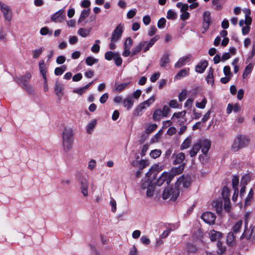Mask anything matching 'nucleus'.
<instances>
[{"label": "nucleus", "mask_w": 255, "mask_h": 255, "mask_svg": "<svg viewBox=\"0 0 255 255\" xmlns=\"http://www.w3.org/2000/svg\"><path fill=\"white\" fill-rule=\"evenodd\" d=\"M250 181V177L249 175H245L241 179V183L243 185H246Z\"/></svg>", "instance_id": "13d9d810"}, {"label": "nucleus", "mask_w": 255, "mask_h": 255, "mask_svg": "<svg viewBox=\"0 0 255 255\" xmlns=\"http://www.w3.org/2000/svg\"><path fill=\"white\" fill-rule=\"evenodd\" d=\"M209 237L212 241H218L222 238V234L220 232L211 230L209 233Z\"/></svg>", "instance_id": "a211bd4d"}, {"label": "nucleus", "mask_w": 255, "mask_h": 255, "mask_svg": "<svg viewBox=\"0 0 255 255\" xmlns=\"http://www.w3.org/2000/svg\"><path fill=\"white\" fill-rule=\"evenodd\" d=\"M130 83V81L121 84L115 83L113 91L115 93H121L126 89Z\"/></svg>", "instance_id": "4468645a"}, {"label": "nucleus", "mask_w": 255, "mask_h": 255, "mask_svg": "<svg viewBox=\"0 0 255 255\" xmlns=\"http://www.w3.org/2000/svg\"><path fill=\"white\" fill-rule=\"evenodd\" d=\"M192 137L191 135L188 136L183 142L180 146V149L183 150L188 148L191 143Z\"/></svg>", "instance_id": "bb28decb"}, {"label": "nucleus", "mask_w": 255, "mask_h": 255, "mask_svg": "<svg viewBox=\"0 0 255 255\" xmlns=\"http://www.w3.org/2000/svg\"><path fill=\"white\" fill-rule=\"evenodd\" d=\"M20 86L23 88L28 94L30 95H33L35 93V90L32 86L29 84V83L24 84L23 85H20Z\"/></svg>", "instance_id": "5701e85b"}, {"label": "nucleus", "mask_w": 255, "mask_h": 255, "mask_svg": "<svg viewBox=\"0 0 255 255\" xmlns=\"http://www.w3.org/2000/svg\"><path fill=\"white\" fill-rule=\"evenodd\" d=\"M124 25L119 24L112 32L111 40L118 42L121 38L123 32Z\"/></svg>", "instance_id": "6e6552de"}, {"label": "nucleus", "mask_w": 255, "mask_h": 255, "mask_svg": "<svg viewBox=\"0 0 255 255\" xmlns=\"http://www.w3.org/2000/svg\"><path fill=\"white\" fill-rule=\"evenodd\" d=\"M166 17L168 19L174 20L176 18L177 14L175 11L169 9L167 11Z\"/></svg>", "instance_id": "a18cd8bd"}, {"label": "nucleus", "mask_w": 255, "mask_h": 255, "mask_svg": "<svg viewBox=\"0 0 255 255\" xmlns=\"http://www.w3.org/2000/svg\"><path fill=\"white\" fill-rule=\"evenodd\" d=\"M243 224V222L242 220H239L237 222H236L232 228L233 231L232 232L234 233V234H237L240 231V230L242 228Z\"/></svg>", "instance_id": "c756f323"}, {"label": "nucleus", "mask_w": 255, "mask_h": 255, "mask_svg": "<svg viewBox=\"0 0 255 255\" xmlns=\"http://www.w3.org/2000/svg\"><path fill=\"white\" fill-rule=\"evenodd\" d=\"M216 216L210 212H207L202 214V219L206 223L213 225L214 224L216 220Z\"/></svg>", "instance_id": "9d476101"}, {"label": "nucleus", "mask_w": 255, "mask_h": 255, "mask_svg": "<svg viewBox=\"0 0 255 255\" xmlns=\"http://www.w3.org/2000/svg\"><path fill=\"white\" fill-rule=\"evenodd\" d=\"M40 33L41 35H51L52 34V31L49 30L47 27H43L40 30Z\"/></svg>", "instance_id": "de8ad7c7"}, {"label": "nucleus", "mask_w": 255, "mask_h": 255, "mask_svg": "<svg viewBox=\"0 0 255 255\" xmlns=\"http://www.w3.org/2000/svg\"><path fill=\"white\" fill-rule=\"evenodd\" d=\"M115 55V53L113 52L109 51L105 53V58L107 60H111L113 58H114Z\"/></svg>", "instance_id": "5fc2aeb1"}, {"label": "nucleus", "mask_w": 255, "mask_h": 255, "mask_svg": "<svg viewBox=\"0 0 255 255\" xmlns=\"http://www.w3.org/2000/svg\"><path fill=\"white\" fill-rule=\"evenodd\" d=\"M161 151L160 149H154L151 151L150 156L151 158L155 159L160 156Z\"/></svg>", "instance_id": "c03bdc74"}, {"label": "nucleus", "mask_w": 255, "mask_h": 255, "mask_svg": "<svg viewBox=\"0 0 255 255\" xmlns=\"http://www.w3.org/2000/svg\"><path fill=\"white\" fill-rule=\"evenodd\" d=\"M78 181L80 184V189L84 197L88 195L89 181L87 178L82 173H80L78 176Z\"/></svg>", "instance_id": "39448f33"}, {"label": "nucleus", "mask_w": 255, "mask_h": 255, "mask_svg": "<svg viewBox=\"0 0 255 255\" xmlns=\"http://www.w3.org/2000/svg\"><path fill=\"white\" fill-rule=\"evenodd\" d=\"M224 200V209L227 212H229L231 210V205H230V199H225Z\"/></svg>", "instance_id": "680f3d73"}, {"label": "nucleus", "mask_w": 255, "mask_h": 255, "mask_svg": "<svg viewBox=\"0 0 255 255\" xmlns=\"http://www.w3.org/2000/svg\"><path fill=\"white\" fill-rule=\"evenodd\" d=\"M96 124L97 121L96 120H93L91 121L86 127L87 132L89 134H91L94 128H95Z\"/></svg>", "instance_id": "cd10ccee"}, {"label": "nucleus", "mask_w": 255, "mask_h": 255, "mask_svg": "<svg viewBox=\"0 0 255 255\" xmlns=\"http://www.w3.org/2000/svg\"><path fill=\"white\" fill-rule=\"evenodd\" d=\"M132 44V39L129 37H127L124 43V51L122 53L123 56L127 57L130 55L131 53L130 49Z\"/></svg>", "instance_id": "1a4fd4ad"}, {"label": "nucleus", "mask_w": 255, "mask_h": 255, "mask_svg": "<svg viewBox=\"0 0 255 255\" xmlns=\"http://www.w3.org/2000/svg\"><path fill=\"white\" fill-rule=\"evenodd\" d=\"M114 59L117 66H119L122 65L123 60L118 53H115Z\"/></svg>", "instance_id": "864d4df0"}, {"label": "nucleus", "mask_w": 255, "mask_h": 255, "mask_svg": "<svg viewBox=\"0 0 255 255\" xmlns=\"http://www.w3.org/2000/svg\"><path fill=\"white\" fill-rule=\"evenodd\" d=\"M253 66V64L252 63H250L247 66L243 74V77L244 78H246L248 75L251 73Z\"/></svg>", "instance_id": "f704fd0d"}, {"label": "nucleus", "mask_w": 255, "mask_h": 255, "mask_svg": "<svg viewBox=\"0 0 255 255\" xmlns=\"http://www.w3.org/2000/svg\"><path fill=\"white\" fill-rule=\"evenodd\" d=\"M185 114H186V112L185 111H182V112H179V113H175L173 114V115L172 117V119H173L175 118H177V119L182 118L185 116Z\"/></svg>", "instance_id": "69168bd1"}, {"label": "nucleus", "mask_w": 255, "mask_h": 255, "mask_svg": "<svg viewBox=\"0 0 255 255\" xmlns=\"http://www.w3.org/2000/svg\"><path fill=\"white\" fill-rule=\"evenodd\" d=\"M179 194V190L175 187L174 188L167 187L163 191L162 198L164 200L169 199L171 200L175 201Z\"/></svg>", "instance_id": "20e7f679"}, {"label": "nucleus", "mask_w": 255, "mask_h": 255, "mask_svg": "<svg viewBox=\"0 0 255 255\" xmlns=\"http://www.w3.org/2000/svg\"><path fill=\"white\" fill-rule=\"evenodd\" d=\"M217 247L218 248V254L222 255L226 250L225 247L222 245V243L219 241L217 243Z\"/></svg>", "instance_id": "052dcab7"}, {"label": "nucleus", "mask_w": 255, "mask_h": 255, "mask_svg": "<svg viewBox=\"0 0 255 255\" xmlns=\"http://www.w3.org/2000/svg\"><path fill=\"white\" fill-rule=\"evenodd\" d=\"M172 157L174 158L173 163L174 164H181L185 159V155L182 152H180L177 154H173Z\"/></svg>", "instance_id": "f3484780"}, {"label": "nucleus", "mask_w": 255, "mask_h": 255, "mask_svg": "<svg viewBox=\"0 0 255 255\" xmlns=\"http://www.w3.org/2000/svg\"><path fill=\"white\" fill-rule=\"evenodd\" d=\"M43 51V49L42 48H40L37 49H35L33 50L32 52V56L33 58H37L39 57V56L41 54Z\"/></svg>", "instance_id": "6e6d98bb"}, {"label": "nucleus", "mask_w": 255, "mask_h": 255, "mask_svg": "<svg viewBox=\"0 0 255 255\" xmlns=\"http://www.w3.org/2000/svg\"><path fill=\"white\" fill-rule=\"evenodd\" d=\"M198 141L201 145V151L203 154H206L211 146L210 141L207 139H202Z\"/></svg>", "instance_id": "f8f14e48"}, {"label": "nucleus", "mask_w": 255, "mask_h": 255, "mask_svg": "<svg viewBox=\"0 0 255 255\" xmlns=\"http://www.w3.org/2000/svg\"><path fill=\"white\" fill-rule=\"evenodd\" d=\"M90 31H91L90 29H85L83 28H80L78 30V33L79 35H80L82 37H86L88 36V35H89Z\"/></svg>", "instance_id": "c9c22d12"}, {"label": "nucleus", "mask_w": 255, "mask_h": 255, "mask_svg": "<svg viewBox=\"0 0 255 255\" xmlns=\"http://www.w3.org/2000/svg\"><path fill=\"white\" fill-rule=\"evenodd\" d=\"M148 165V162L146 160L142 159L139 161V168L140 170L146 167Z\"/></svg>", "instance_id": "0e129e2a"}, {"label": "nucleus", "mask_w": 255, "mask_h": 255, "mask_svg": "<svg viewBox=\"0 0 255 255\" xmlns=\"http://www.w3.org/2000/svg\"><path fill=\"white\" fill-rule=\"evenodd\" d=\"M162 113L163 117H168L169 113L170 112V110L167 106H164L163 107L162 110H161Z\"/></svg>", "instance_id": "338daca9"}, {"label": "nucleus", "mask_w": 255, "mask_h": 255, "mask_svg": "<svg viewBox=\"0 0 255 255\" xmlns=\"http://www.w3.org/2000/svg\"><path fill=\"white\" fill-rule=\"evenodd\" d=\"M154 187L153 185L148 186L146 191V196L148 197H151L153 195Z\"/></svg>", "instance_id": "8fccbe9b"}, {"label": "nucleus", "mask_w": 255, "mask_h": 255, "mask_svg": "<svg viewBox=\"0 0 255 255\" xmlns=\"http://www.w3.org/2000/svg\"><path fill=\"white\" fill-rule=\"evenodd\" d=\"M160 38V36L158 35L152 38L149 41H141L140 43H143L142 50L144 52H147L150 47H151L155 42Z\"/></svg>", "instance_id": "9b49d317"}, {"label": "nucleus", "mask_w": 255, "mask_h": 255, "mask_svg": "<svg viewBox=\"0 0 255 255\" xmlns=\"http://www.w3.org/2000/svg\"><path fill=\"white\" fill-rule=\"evenodd\" d=\"M184 167V166L182 164L179 166L178 168L173 169L171 172H163L158 178L156 184L160 186L165 182L166 184L168 185L172 180L174 175L180 174L183 171Z\"/></svg>", "instance_id": "f03ea898"}, {"label": "nucleus", "mask_w": 255, "mask_h": 255, "mask_svg": "<svg viewBox=\"0 0 255 255\" xmlns=\"http://www.w3.org/2000/svg\"><path fill=\"white\" fill-rule=\"evenodd\" d=\"M254 192L252 189H251L245 201L246 205H248L250 204L251 201L253 197Z\"/></svg>", "instance_id": "3c124183"}, {"label": "nucleus", "mask_w": 255, "mask_h": 255, "mask_svg": "<svg viewBox=\"0 0 255 255\" xmlns=\"http://www.w3.org/2000/svg\"><path fill=\"white\" fill-rule=\"evenodd\" d=\"M157 125L154 124L149 126L147 129H146V132L147 134L151 133L153 131H154L157 128Z\"/></svg>", "instance_id": "774afa93"}, {"label": "nucleus", "mask_w": 255, "mask_h": 255, "mask_svg": "<svg viewBox=\"0 0 255 255\" xmlns=\"http://www.w3.org/2000/svg\"><path fill=\"white\" fill-rule=\"evenodd\" d=\"M86 63L89 66H92L98 62V59L94 57L89 56L85 60Z\"/></svg>", "instance_id": "58836bf2"}, {"label": "nucleus", "mask_w": 255, "mask_h": 255, "mask_svg": "<svg viewBox=\"0 0 255 255\" xmlns=\"http://www.w3.org/2000/svg\"><path fill=\"white\" fill-rule=\"evenodd\" d=\"M166 23V19L164 17H162L159 19L157 22V26L159 28H163L164 27Z\"/></svg>", "instance_id": "e2e57ef3"}, {"label": "nucleus", "mask_w": 255, "mask_h": 255, "mask_svg": "<svg viewBox=\"0 0 255 255\" xmlns=\"http://www.w3.org/2000/svg\"><path fill=\"white\" fill-rule=\"evenodd\" d=\"M162 116L161 110L157 109L153 113V120L154 121H159Z\"/></svg>", "instance_id": "2f4dec72"}, {"label": "nucleus", "mask_w": 255, "mask_h": 255, "mask_svg": "<svg viewBox=\"0 0 255 255\" xmlns=\"http://www.w3.org/2000/svg\"><path fill=\"white\" fill-rule=\"evenodd\" d=\"M239 177L237 176H234L232 179V186L234 190L238 188V185L239 184Z\"/></svg>", "instance_id": "4d7b16f0"}, {"label": "nucleus", "mask_w": 255, "mask_h": 255, "mask_svg": "<svg viewBox=\"0 0 255 255\" xmlns=\"http://www.w3.org/2000/svg\"><path fill=\"white\" fill-rule=\"evenodd\" d=\"M213 70L212 69H210L208 75L207 77L206 80L208 84L213 85L214 83L213 80Z\"/></svg>", "instance_id": "37998d69"}, {"label": "nucleus", "mask_w": 255, "mask_h": 255, "mask_svg": "<svg viewBox=\"0 0 255 255\" xmlns=\"http://www.w3.org/2000/svg\"><path fill=\"white\" fill-rule=\"evenodd\" d=\"M211 22V13L208 11H205L203 14V28L204 29L203 33L209 28Z\"/></svg>", "instance_id": "ddd939ff"}, {"label": "nucleus", "mask_w": 255, "mask_h": 255, "mask_svg": "<svg viewBox=\"0 0 255 255\" xmlns=\"http://www.w3.org/2000/svg\"><path fill=\"white\" fill-rule=\"evenodd\" d=\"M191 182L190 176L188 175L185 176H182L177 180L175 184V187L179 190L182 188L187 189L190 187Z\"/></svg>", "instance_id": "423d86ee"}, {"label": "nucleus", "mask_w": 255, "mask_h": 255, "mask_svg": "<svg viewBox=\"0 0 255 255\" xmlns=\"http://www.w3.org/2000/svg\"><path fill=\"white\" fill-rule=\"evenodd\" d=\"M133 103L134 100L133 98L131 96H128L124 100V105L128 110H129L132 107Z\"/></svg>", "instance_id": "412c9836"}, {"label": "nucleus", "mask_w": 255, "mask_h": 255, "mask_svg": "<svg viewBox=\"0 0 255 255\" xmlns=\"http://www.w3.org/2000/svg\"><path fill=\"white\" fill-rule=\"evenodd\" d=\"M54 90L55 94L59 98V99H61L63 94L62 93V86L59 83H56L55 86Z\"/></svg>", "instance_id": "7c9ffc66"}, {"label": "nucleus", "mask_w": 255, "mask_h": 255, "mask_svg": "<svg viewBox=\"0 0 255 255\" xmlns=\"http://www.w3.org/2000/svg\"><path fill=\"white\" fill-rule=\"evenodd\" d=\"M110 204L112 206V212L115 213L117 210V203L116 201L113 198H111Z\"/></svg>", "instance_id": "bf43d9fd"}, {"label": "nucleus", "mask_w": 255, "mask_h": 255, "mask_svg": "<svg viewBox=\"0 0 255 255\" xmlns=\"http://www.w3.org/2000/svg\"><path fill=\"white\" fill-rule=\"evenodd\" d=\"M250 10L249 9H247L246 13V20H245V24L246 25H249V26L252 23V18L248 15L250 14Z\"/></svg>", "instance_id": "09e8293b"}, {"label": "nucleus", "mask_w": 255, "mask_h": 255, "mask_svg": "<svg viewBox=\"0 0 255 255\" xmlns=\"http://www.w3.org/2000/svg\"><path fill=\"white\" fill-rule=\"evenodd\" d=\"M169 62V54H165L161 58L160 66L161 67H165Z\"/></svg>", "instance_id": "c85d7f7f"}, {"label": "nucleus", "mask_w": 255, "mask_h": 255, "mask_svg": "<svg viewBox=\"0 0 255 255\" xmlns=\"http://www.w3.org/2000/svg\"><path fill=\"white\" fill-rule=\"evenodd\" d=\"M222 202L221 200H217L215 205V208L216 210V212L220 214L221 213V212L222 211Z\"/></svg>", "instance_id": "ea45409f"}, {"label": "nucleus", "mask_w": 255, "mask_h": 255, "mask_svg": "<svg viewBox=\"0 0 255 255\" xmlns=\"http://www.w3.org/2000/svg\"><path fill=\"white\" fill-rule=\"evenodd\" d=\"M249 143V138L245 135H237L233 142L231 149L234 151H237L240 149L247 146Z\"/></svg>", "instance_id": "7ed1b4c3"}, {"label": "nucleus", "mask_w": 255, "mask_h": 255, "mask_svg": "<svg viewBox=\"0 0 255 255\" xmlns=\"http://www.w3.org/2000/svg\"><path fill=\"white\" fill-rule=\"evenodd\" d=\"M201 149V145L198 141L196 143H195L192 149L190 150L189 153L191 157L195 156L197 153L198 152L199 150Z\"/></svg>", "instance_id": "4be33fe9"}, {"label": "nucleus", "mask_w": 255, "mask_h": 255, "mask_svg": "<svg viewBox=\"0 0 255 255\" xmlns=\"http://www.w3.org/2000/svg\"><path fill=\"white\" fill-rule=\"evenodd\" d=\"M143 45V43H140V42H139L137 45H135L132 49L130 55L131 56H133L137 54L140 52V51L142 50V47Z\"/></svg>", "instance_id": "b1692460"}, {"label": "nucleus", "mask_w": 255, "mask_h": 255, "mask_svg": "<svg viewBox=\"0 0 255 255\" xmlns=\"http://www.w3.org/2000/svg\"><path fill=\"white\" fill-rule=\"evenodd\" d=\"M66 70V67L65 65H63L60 67H57L54 70V74L56 76L61 75Z\"/></svg>", "instance_id": "79ce46f5"}, {"label": "nucleus", "mask_w": 255, "mask_h": 255, "mask_svg": "<svg viewBox=\"0 0 255 255\" xmlns=\"http://www.w3.org/2000/svg\"><path fill=\"white\" fill-rule=\"evenodd\" d=\"M207 65L208 63L206 60L202 61L197 65L195 68V70L197 72L202 73L205 71Z\"/></svg>", "instance_id": "6ab92c4d"}, {"label": "nucleus", "mask_w": 255, "mask_h": 255, "mask_svg": "<svg viewBox=\"0 0 255 255\" xmlns=\"http://www.w3.org/2000/svg\"><path fill=\"white\" fill-rule=\"evenodd\" d=\"M155 101V98L154 96L151 97L149 99L147 100L146 101L142 102V103L144 105L145 107L147 108L149 107L152 103H153Z\"/></svg>", "instance_id": "603ef678"}, {"label": "nucleus", "mask_w": 255, "mask_h": 255, "mask_svg": "<svg viewBox=\"0 0 255 255\" xmlns=\"http://www.w3.org/2000/svg\"><path fill=\"white\" fill-rule=\"evenodd\" d=\"M207 103V100L205 97H204L201 102H199L198 101H196L195 105L197 108L203 109L205 108Z\"/></svg>", "instance_id": "4c0bfd02"}, {"label": "nucleus", "mask_w": 255, "mask_h": 255, "mask_svg": "<svg viewBox=\"0 0 255 255\" xmlns=\"http://www.w3.org/2000/svg\"><path fill=\"white\" fill-rule=\"evenodd\" d=\"M190 60V56L186 55L180 58L178 61L175 64V67L179 68L184 66L186 63L189 62Z\"/></svg>", "instance_id": "dca6fc26"}, {"label": "nucleus", "mask_w": 255, "mask_h": 255, "mask_svg": "<svg viewBox=\"0 0 255 255\" xmlns=\"http://www.w3.org/2000/svg\"><path fill=\"white\" fill-rule=\"evenodd\" d=\"M90 9H84L81 11L80 16L78 19V22H82L89 15Z\"/></svg>", "instance_id": "473e14b6"}, {"label": "nucleus", "mask_w": 255, "mask_h": 255, "mask_svg": "<svg viewBox=\"0 0 255 255\" xmlns=\"http://www.w3.org/2000/svg\"><path fill=\"white\" fill-rule=\"evenodd\" d=\"M234 233L229 232L227 235L226 242L230 246H233L235 244V236Z\"/></svg>", "instance_id": "393cba45"}, {"label": "nucleus", "mask_w": 255, "mask_h": 255, "mask_svg": "<svg viewBox=\"0 0 255 255\" xmlns=\"http://www.w3.org/2000/svg\"><path fill=\"white\" fill-rule=\"evenodd\" d=\"M31 75L30 73L27 72L24 75L18 78L16 81L20 86L24 84L28 83V81L31 79Z\"/></svg>", "instance_id": "2eb2a0df"}, {"label": "nucleus", "mask_w": 255, "mask_h": 255, "mask_svg": "<svg viewBox=\"0 0 255 255\" xmlns=\"http://www.w3.org/2000/svg\"><path fill=\"white\" fill-rule=\"evenodd\" d=\"M252 233L253 230L248 229L247 227V223H246L244 232L241 237V240H243L244 239L248 240H250L252 237Z\"/></svg>", "instance_id": "aec40b11"}, {"label": "nucleus", "mask_w": 255, "mask_h": 255, "mask_svg": "<svg viewBox=\"0 0 255 255\" xmlns=\"http://www.w3.org/2000/svg\"><path fill=\"white\" fill-rule=\"evenodd\" d=\"M39 68L40 72L41 75L45 74L47 72L46 67L44 63V62L43 60H41L39 63Z\"/></svg>", "instance_id": "a19ab883"}, {"label": "nucleus", "mask_w": 255, "mask_h": 255, "mask_svg": "<svg viewBox=\"0 0 255 255\" xmlns=\"http://www.w3.org/2000/svg\"><path fill=\"white\" fill-rule=\"evenodd\" d=\"M229 189L227 187L224 186L223 188L222 194L224 200L229 199Z\"/></svg>", "instance_id": "49530a36"}, {"label": "nucleus", "mask_w": 255, "mask_h": 255, "mask_svg": "<svg viewBox=\"0 0 255 255\" xmlns=\"http://www.w3.org/2000/svg\"><path fill=\"white\" fill-rule=\"evenodd\" d=\"M189 69H184L180 70L178 73L175 75V79H180L181 78L184 77L188 75V71Z\"/></svg>", "instance_id": "72a5a7b5"}, {"label": "nucleus", "mask_w": 255, "mask_h": 255, "mask_svg": "<svg viewBox=\"0 0 255 255\" xmlns=\"http://www.w3.org/2000/svg\"><path fill=\"white\" fill-rule=\"evenodd\" d=\"M61 139L63 151L65 153L70 152L72 149L74 145V132L73 129L70 127H65L61 133Z\"/></svg>", "instance_id": "f257e3e1"}, {"label": "nucleus", "mask_w": 255, "mask_h": 255, "mask_svg": "<svg viewBox=\"0 0 255 255\" xmlns=\"http://www.w3.org/2000/svg\"><path fill=\"white\" fill-rule=\"evenodd\" d=\"M176 6L180 8V11L182 12H187L189 9V5L186 3H183L181 2H177Z\"/></svg>", "instance_id": "e433bc0d"}, {"label": "nucleus", "mask_w": 255, "mask_h": 255, "mask_svg": "<svg viewBox=\"0 0 255 255\" xmlns=\"http://www.w3.org/2000/svg\"><path fill=\"white\" fill-rule=\"evenodd\" d=\"M146 109V108L144 105L141 103L136 108L134 111L133 114L136 116H141L143 114V110Z\"/></svg>", "instance_id": "a878e982"}, {"label": "nucleus", "mask_w": 255, "mask_h": 255, "mask_svg": "<svg viewBox=\"0 0 255 255\" xmlns=\"http://www.w3.org/2000/svg\"><path fill=\"white\" fill-rule=\"evenodd\" d=\"M0 10L3 14L4 19L7 21L10 22L12 18V11L10 7L0 2Z\"/></svg>", "instance_id": "0eeeda50"}]
</instances>
